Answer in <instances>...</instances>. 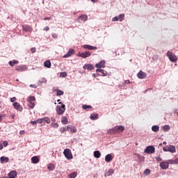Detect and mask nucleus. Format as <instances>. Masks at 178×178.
<instances>
[{"mask_svg": "<svg viewBox=\"0 0 178 178\" xmlns=\"http://www.w3.org/2000/svg\"><path fill=\"white\" fill-rule=\"evenodd\" d=\"M124 131V127L117 125L108 131V134H120Z\"/></svg>", "mask_w": 178, "mask_h": 178, "instance_id": "obj_1", "label": "nucleus"}, {"mask_svg": "<svg viewBox=\"0 0 178 178\" xmlns=\"http://www.w3.org/2000/svg\"><path fill=\"white\" fill-rule=\"evenodd\" d=\"M27 102H29V107L31 109H33L34 106H35V97L29 96Z\"/></svg>", "mask_w": 178, "mask_h": 178, "instance_id": "obj_2", "label": "nucleus"}, {"mask_svg": "<svg viewBox=\"0 0 178 178\" xmlns=\"http://www.w3.org/2000/svg\"><path fill=\"white\" fill-rule=\"evenodd\" d=\"M58 104H61V107H60V106H57L56 113L58 115H63V113H65V111H66V108H65L66 106H65V104H62V102H60Z\"/></svg>", "mask_w": 178, "mask_h": 178, "instance_id": "obj_3", "label": "nucleus"}, {"mask_svg": "<svg viewBox=\"0 0 178 178\" xmlns=\"http://www.w3.org/2000/svg\"><path fill=\"white\" fill-rule=\"evenodd\" d=\"M164 152H171L172 154H175L176 152V147L173 145H167L163 148Z\"/></svg>", "mask_w": 178, "mask_h": 178, "instance_id": "obj_4", "label": "nucleus"}, {"mask_svg": "<svg viewBox=\"0 0 178 178\" xmlns=\"http://www.w3.org/2000/svg\"><path fill=\"white\" fill-rule=\"evenodd\" d=\"M63 154L68 161L73 159V154H72V150H70V149H65L63 152Z\"/></svg>", "mask_w": 178, "mask_h": 178, "instance_id": "obj_5", "label": "nucleus"}, {"mask_svg": "<svg viewBox=\"0 0 178 178\" xmlns=\"http://www.w3.org/2000/svg\"><path fill=\"white\" fill-rule=\"evenodd\" d=\"M167 56L169 58V60H170V62H177V56H176V54H175L170 51H168Z\"/></svg>", "mask_w": 178, "mask_h": 178, "instance_id": "obj_6", "label": "nucleus"}, {"mask_svg": "<svg viewBox=\"0 0 178 178\" xmlns=\"http://www.w3.org/2000/svg\"><path fill=\"white\" fill-rule=\"evenodd\" d=\"M146 154H154L155 152V147L154 146H147L145 149Z\"/></svg>", "mask_w": 178, "mask_h": 178, "instance_id": "obj_7", "label": "nucleus"}, {"mask_svg": "<svg viewBox=\"0 0 178 178\" xmlns=\"http://www.w3.org/2000/svg\"><path fill=\"white\" fill-rule=\"evenodd\" d=\"M79 56H80V58H88V56H91V52L90 51L82 52L79 54Z\"/></svg>", "mask_w": 178, "mask_h": 178, "instance_id": "obj_8", "label": "nucleus"}, {"mask_svg": "<svg viewBox=\"0 0 178 178\" xmlns=\"http://www.w3.org/2000/svg\"><path fill=\"white\" fill-rule=\"evenodd\" d=\"M13 106L17 110V111H19L20 112H22V111H23V107H22V106L20 105V104L17 103V102H14L13 104Z\"/></svg>", "mask_w": 178, "mask_h": 178, "instance_id": "obj_9", "label": "nucleus"}, {"mask_svg": "<svg viewBox=\"0 0 178 178\" xmlns=\"http://www.w3.org/2000/svg\"><path fill=\"white\" fill-rule=\"evenodd\" d=\"M137 77H138V79H145V77H147V73L140 70L137 74Z\"/></svg>", "mask_w": 178, "mask_h": 178, "instance_id": "obj_10", "label": "nucleus"}, {"mask_svg": "<svg viewBox=\"0 0 178 178\" xmlns=\"http://www.w3.org/2000/svg\"><path fill=\"white\" fill-rule=\"evenodd\" d=\"M82 48H84L85 49H89V51H95L96 49H97V47L91 46L89 44H84L83 46H82Z\"/></svg>", "mask_w": 178, "mask_h": 178, "instance_id": "obj_11", "label": "nucleus"}, {"mask_svg": "<svg viewBox=\"0 0 178 178\" xmlns=\"http://www.w3.org/2000/svg\"><path fill=\"white\" fill-rule=\"evenodd\" d=\"M22 30L24 31H26V33L31 32V31H33V28L29 25H24V26H22Z\"/></svg>", "mask_w": 178, "mask_h": 178, "instance_id": "obj_12", "label": "nucleus"}, {"mask_svg": "<svg viewBox=\"0 0 178 178\" xmlns=\"http://www.w3.org/2000/svg\"><path fill=\"white\" fill-rule=\"evenodd\" d=\"M160 168L163 170L168 169V168H169V163H168V161H162L160 163Z\"/></svg>", "mask_w": 178, "mask_h": 178, "instance_id": "obj_13", "label": "nucleus"}, {"mask_svg": "<svg viewBox=\"0 0 178 178\" xmlns=\"http://www.w3.org/2000/svg\"><path fill=\"white\" fill-rule=\"evenodd\" d=\"M74 49H71L67 51V53L65 55L63 56V58H69L72 56V55H74Z\"/></svg>", "mask_w": 178, "mask_h": 178, "instance_id": "obj_14", "label": "nucleus"}, {"mask_svg": "<svg viewBox=\"0 0 178 178\" xmlns=\"http://www.w3.org/2000/svg\"><path fill=\"white\" fill-rule=\"evenodd\" d=\"M67 131H71V133H76V131H77V129H76L75 127H73L72 125H68L67 126Z\"/></svg>", "mask_w": 178, "mask_h": 178, "instance_id": "obj_15", "label": "nucleus"}, {"mask_svg": "<svg viewBox=\"0 0 178 178\" xmlns=\"http://www.w3.org/2000/svg\"><path fill=\"white\" fill-rule=\"evenodd\" d=\"M83 69L87 70H94L95 67L92 65V64H85L83 65Z\"/></svg>", "mask_w": 178, "mask_h": 178, "instance_id": "obj_16", "label": "nucleus"}, {"mask_svg": "<svg viewBox=\"0 0 178 178\" xmlns=\"http://www.w3.org/2000/svg\"><path fill=\"white\" fill-rule=\"evenodd\" d=\"M95 67H98L99 69L105 67V60H102L99 63L95 64Z\"/></svg>", "mask_w": 178, "mask_h": 178, "instance_id": "obj_17", "label": "nucleus"}, {"mask_svg": "<svg viewBox=\"0 0 178 178\" xmlns=\"http://www.w3.org/2000/svg\"><path fill=\"white\" fill-rule=\"evenodd\" d=\"M115 173V170L113 169H109L107 172H105V177H108L109 176H112Z\"/></svg>", "mask_w": 178, "mask_h": 178, "instance_id": "obj_18", "label": "nucleus"}, {"mask_svg": "<svg viewBox=\"0 0 178 178\" xmlns=\"http://www.w3.org/2000/svg\"><path fill=\"white\" fill-rule=\"evenodd\" d=\"M113 159V156H112V154H108L105 156V161L107 163L112 162Z\"/></svg>", "mask_w": 178, "mask_h": 178, "instance_id": "obj_19", "label": "nucleus"}, {"mask_svg": "<svg viewBox=\"0 0 178 178\" xmlns=\"http://www.w3.org/2000/svg\"><path fill=\"white\" fill-rule=\"evenodd\" d=\"M17 176V172L16 171H11L8 175V178H16Z\"/></svg>", "mask_w": 178, "mask_h": 178, "instance_id": "obj_20", "label": "nucleus"}, {"mask_svg": "<svg viewBox=\"0 0 178 178\" xmlns=\"http://www.w3.org/2000/svg\"><path fill=\"white\" fill-rule=\"evenodd\" d=\"M31 162L32 163H35V164L38 163V162H40V159L37 156H33L31 158Z\"/></svg>", "mask_w": 178, "mask_h": 178, "instance_id": "obj_21", "label": "nucleus"}, {"mask_svg": "<svg viewBox=\"0 0 178 178\" xmlns=\"http://www.w3.org/2000/svg\"><path fill=\"white\" fill-rule=\"evenodd\" d=\"M1 163H8L9 162V158L5 157V156H1L0 158Z\"/></svg>", "mask_w": 178, "mask_h": 178, "instance_id": "obj_22", "label": "nucleus"}, {"mask_svg": "<svg viewBox=\"0 0 178 178\" xmlns=\"http://www.w3.org/2000/svg\"><path fill=\"white\" fill-rule=\"evenodd\" d=\"M61 123H63V124H67V123H69L67 118L63 116L61 118Z\"/></svg>", "mask_w": 178, "mask_h": 178, "instance_id": "obj_23", "label": "nucleus"}, {"mask_svg": "<svg viewBox=\"0 0 178 178\" xmlns=\"http://www.w3.org/2000/svg\"><path fill=\"white\" fill-rule=\"evenodd\" d=\"M90 118L91 119V120H97V119H98V114L97 113H92L90 115Z\"/></svg>", "mask_w": 178, "mask_h": 178, "instance_id": "obj_24", "label": "nucleus"}, {"mask_svg": "<svg viewBox=\"0 0 178 178\" xmlns=\"http://www.w3.org/2000/svg\"><path fill=\"white\" fill-rule=\"evenodd\" d=\"M17 63H19V61H17V60H10L8 62V64L10 65V66L13 67L15 66V65H17Z\"/></svg>", "mask_w": 178, "mask_h": 178, "instance_id": "obj_25", "label": "nucleus"}, {"mask_svg": "<svg viewBox=\"0 0 178 178\" xmlns=\"http://www.w3.org/2000/svg\"><path fill=\"white\" fill-rule=\"evenodd\" d=\"M15 70H17V72H23L24 70V67L18 65L15 67Z\"/></svg>", "mask_w": 178, "mask_h": 178, "instance_id": "obj_26", "label": "nucleus"}, {"mask_svg": "<svg viewBox=\"0 0 178 178\" xmlns=\"http://www.w3.org/2000/svg\"><path fill=\"white\" fill-rule=\"evenodd\" d=\"M44 67H47V68L51 67V61L49 60H46L44 63Z\"/></svg>", "mask_w": 178, "mask_h": 178, "instance_id": "obj_27", "label": "nucleus"}, {"mask_svg": "<svg viewBox=\"0 0 178 178\" xmlns=\"http://www.w3.org/2000/svg\"><path fill=\"white\" fill-rule=\"evenodd\" d=\"M88 17L86 15H81L79 17V20H82L83 22H86L87 21Z\"/></svg>", "mask_w": 178, "mask_h": 178, "instance_id": "obj_28", "label": "nucleus"}, {"mask_svg": "<svg viewBox=\"0 0 178 178\" xmlns=\"http://www.w3.org/2000/svg\"><path fill=\"white\" fill-rule=\"evenodd\" d=\"M94 156L95 158H101V152L99 151H95Z\"/></svg>", "mask_w": 178, "mask_h": 178, "instance_id": "obj_29", "label": "nucleus"}, {"mask_svg": "<svg viewBox=\"0 0 178 178\" xmlns=\"http://www.w3.org/2000/svg\"><path fill=\"white\" fill-rule=\"evenodd\" d=\"M68 177L69 178H76V177H77V172H74L68 175Z\"/></svg>", "mask_w": 178, "mask_h": 178, "instance_id": "obj_30", "label": "nucleus"}, {"mask_svg": "<svg viewBox=\"0 0 178 178\" xmlns=\"http://www.w3.org/2000/svg\"><path fill=\"white\" fill-rule=\"evenodd\" d=\"M152 131H154L155 133H156V131H159V127L156 126V125H154L152 127Z\"/></svg>", "mask_w": 178, "mask_h": 178, "instance_id": "obj_31", "label": "nucleus"}, {"mask_svg": "<svg viewBox=\"0 0 178 178\" xmlns=\"http://www.w3.org/2000/svg\"><path fill=\"white\" fill-rule=\"evenodd\" d=\"M82 108H83V109H85V110L92 109V106H88L87 104H83Z\"/></svg>", "mask_w": 178, "mask_h": 178, "instance_id": "obj_32", "label": "nucleus"}, {"mask_svg": "<svg viewBox=\"0 0 178 178\" xmlns=\"http://www.w3.org/2000/svg\"><path fill=\"white\" fill-rule=\"evenodd\" d=\"M99 72L100 73H102L103 76H106V73L105 72V70H101V69H97V70H96V72H97V73H99Z\"/></svg>", "mask_w": 178, "mask_h": 178, "instance_id": "obj_33", "label": "nucleus"}, {"mask_svg": "<svg viewBox=\"0 0 178 178\" xmlns=\"http://www.w3.org/2000/svg\"><path fill=\"white\" fill-rule=\"evenodd\" d=\"M43 122H45V123H47V124H49L51 123V120L48 117H45L42 118Z\"/></svg>", "mask_w": 178, "mask_h": 178, "instance_id": "obj_34", "label": "nucleus"}, {"mask_svg": "<svg viewBox=\"0 0 178 178\" xmlns=\"http://www.w3.org/2000/svg\"><path fill=\"white\" fill-rule=\"evenodd\" d=\"M63 94H65V92H63V90H58L56 92L57 97H59L60 95H63Z\"/></svg>", "mask_w": 178, "mask_h": 178, "instance_id": "obj_35", "label": "nucleus"}, {"mask_svg": "<svg viewBox=\"0 0 178 178\" xmlns=\"http://www.w3.org/2000/svg\"><path fill=\"white\" fill-rule=\"evenodd\" d=\"M163 130L164 131H169V130H170V127L169 125H165L163 127Z\"/></svg>", "mask_w": 178, "mask_h": 178, "instance_id": "obj_36", "label": "nucleus"}, {"mask_svg": "<svg viewBox=\"0 0 178 178\" xmlns=\"http://www.w3.org/2000/svg\"><path fill=\"white\" fill-rule=\"evenodd\" d=\"M143 173H144V175H145V176H148V175L151 174V170L147 168L146 170H145Z\"/></svg>", "mask_w": 178, "mask_h": 178, "instance_id": "obj_37", "label": "nucleus"}, {"mask_svg": "<svg viewBox=\"0 0 178 178\" xmlns=\"http://www.w3.org/2000/svg\"><path fill=\"white\" fill-rule=\"evenodd\" d=\"M123 19H124V14H120L118 16V20H120V22H123Z\"/></svg>", "mask_w": 178, "mask_h": 178, "instance_id": "obj_38", "label": "nucleus"}, {"mask_svg": "<svg viewBox=\"0 0 178 178\" xmlns=\"http://www.w3.org/2000/svg\"><path fill=\"white\" fill-rule=\"evenodd\" d=\"M67 131V127H63L60 129V131L61 133H65V131Z\"/></svg>", "mask_w": 178, "mask_h": 178, "instance_id": "obj_39", "label": "nucleus"}, {"mask_svg": "<svg viewBox=\"0 0 178 178\" xmlns=\"http://www.w3.org/2000/svg\"><path fill=\"white\" fill-rule=\"evenodd\" d=\"M47 168L49 170H54V164L50 163L48 166Z\"/></svg>", "mask_w": 178, "mask_h": 178, "instance_id": "obj_40", "label": "nucleus"}, {"mask_svg": "<svg viewBox=\"0 0 178 178\" xmlns=\"http://www.w3.org/2000/svg\"><path fill=\"white\" fill-rule=\"evenodd\" d=\"M51 127H54L55 129H57V127H59V124H58V123H51Z\"/></svg>", "mask_w": 178, "mask_h": 178, "instance_id": "obj_41", "label": "nucleus"}, {"mask_svg": "<svg viewBox=\"0 0 178 178\" xmlns=\"http://www.w3.org/2000/svg\"><path fill=\"white\" fill-rule=\"evenodd\" d=\"M168 165H175V160H172V159H170V160H168Z\"/></svg>", "mask_w": 178, "mask_h": 178, "instance_id": "obj_42", "label": "nucleus"}, {"mask_svg": "<svg viewBox=\"0 0 178 178\" xmlns=\"http://www.w3.org/2000/svg\"><path fill=\"white\" fill-rule=\"evenodd\" d=\"M37 123H42L44 122V120H42V118H39L36 120Z\"/></svg>", "mask_w": 178, "mask_h": 178, "instance_id": "obj_43", "label": "nucleus"}, {"mask_svg": "<svg viewBox=\"0 0 178 178\" xmlns=\"http://www.w3.org/2000/svg\"><path fill=\"white\" fill-rule=\"evenodd\" d=\"M60 76L62 77H66V76H67V74L66 72H63V73L60 74Z\"/></svg>", "mask_w": 178, "mask_h": 178, "instance_id": "obj_44", "label": "nucleus"}, {"mask_svg": "<svg viewBox=\"0 0 178 178\" xmlns=\"http://www.w3.org/2000/svg\"><path fill=\"white\" fill-rule=\"evenodd\" d=\"M118 20H119V17H115L112 19L113 22H118Z\"/></svg>", "mask_w": 178, "mask_h": 178, "instance_id": "obj_45", "label": "nucleus"}, {"mask_svg": "<svg viewBox=\"0 0 178 178\" xmlns=\"http://www.w3.org/2000/svg\"><path fill=\"white\" fill-rule=\"evenodd\" d=\"M17 98L16 97H12L10 98V102H15L16 101Z\"/></svg>", "mask_w": 178, "mask_h": 178, "instance_id": "obj_46", "label": "nucleus"}, {"mask_svg": "<svg viewBox=\"0 0 178 178\" xmlns=\"http://www.w3.org/2000/svg\"><path fill=\"white\" fill-rule=\"evenodd\" d=\"M3 146H4V147H8V141H6V140H5V141L3 143Z\"/></svg>", "mask_w": 178, "mask_h": 178, "instance_id": "obj_47", "label": "nucleus"}, {"mask_svg": "<svg viewBox=\"0 0 178 178\" xmlns=\"http://www.w3.org/2000/svg\"><path fill=\"white\" fill-rule=\"evenodd\" d=\"M177 164H178V158L174 160V165H177Z\"/></svg>", "mask_w": 178, "mask_h": 178, "instance_id": "obj_48", "label": "nucleus"}, {"mask_svg": "<svg viewBox=\"0 0 178 178\" xmlns=\"http://www.w3.org/2000/svg\"><path fill=\"white\" fill-rule=\"evenodd\" d=\"M31 51L32 52V54H34L35 52V47H32L31 49Z\"/></svg>", "mask_w": 178, "mask_h": 178, "instance_id": "obj_49", "label": "nucleus"}, {"mask_svg": "<svg viewBox=\"0 0 178 178\" xmlns=\"http://www.w3.org/2000/svg\"><path fill=\"white\" fill-rule=\"evenodd\" d=\"M59 89L58 88V87H54V88H53V91H55L56 92H58V90Z\"/></svg>", "mask_w": 178, "mask_h": 178, "instance_id": "obj_50", "label": "nucleus"}, {"mask_svg": "<svg viewBox=\"0 0 178 178\" xmlns=\"http://www.w3.org/2000/svg\"><path fill=\"white\" fill-rule=\"evenodd\" d=\"M156 161L158 162H161L162 161V158H161V156L156 157Z\"/></svg>", "mask_w": 178, "mask_h": 178, "instance_id": "obj_51", "label": "nucleus"}, {"mask_svg": "<svg viewBox=\"0 0 178 178\" xmlns=\"http://www.w3.org/2000/svg\"><path fill=\"white\" fill-rule=\"evenodd\" d=\"M44 31H49V26H46L45 28H44Z\"/></svg>", "mask_w": 178, "mask_h": 178, "instance_id": "obj_52", "label": "nucleus"}, {"mask_svg": "<svg viewBox=\"0 0 178 178\" xmlns=\"http://www.w3.org/2000/svg\"><path fill=\"white\" fill-rule=\"evenodd\" d=\"M30 87H31V88H37V86H35V85H34V84H31V85H30Z\"/></svg>", "mask_w": 178, "mask_h": 178, "instance_id": "obj_53", "label": "nucleus"}, {"mask_svg": "<svg viewBox=\"0 0 178 178\" xmlns=\"http://www.w3.org/2000/svg\"><path fill=\"white\" fill-rule=\"evenodd\" d=\"M2 118H5V115H2V114L0 115V123L1 122H2Z\"/></svg>", "mask_w": 178, "mask_h": 178, "instance_id": "obj_54", "label": "nucleus"}, {"mask_svg": "<svg viewBox=\"0 0 178 178\" xmlns=\"http://www.w3.org/2000/svg\"><path fill=\"white\" fill-rule=\"evenodd\" d=\"M52 37L53 38H58V35H56V33H52Z\"/></svg>", "mask_w": 178, "mask_h": 178, "instance_id": "obj_55", "label": "nucleus"}, {"mask_svg": "<svg viewBox=\"0 0 178 178\" xmlns=\"http://www.w3.org/2000/svg\"><path fill=\"white\" fill-rule=\"evenodd\" d=\"M37 120L36 121H31V124H37Z\"/></svg>", "mask_w": 178, "mask_h": 178, "instance_id": "obj_56", "label": "nucleus"}, {"mask_svg": "<svg viewBox=\"0 0 178 178\" xmlns=\"http://www.w3.org/2000/svg\"><path fill=\"white\" fill-rule=\"evenodd\" d=\"M51 17H44V19H43V20H51Z\"/></svg>", "mask_w": 178, "mask_h": 178, "instance_id": "obj_57", "label": "nucleus"}, {"mask_svg": "<svg viewBox=\"0 0 178 178\" xmlns=\"http://www.w3.org/2000/svg\"><path fill=\"white\" fill-rule=\"evenodd\" d=\"M24 133H25L24 131H19V134H20L21 136H23V134H24Z\"/></svg>", "mask_w": 178, "mask_h": 178, "instance_id": "obj_58", "label": "nucleus"}, {"mask_svg": "<svg viewBox=\"0 0 178 178\" xmlns=\"http://www.w3.org/2000/svg\"><path fill=\"white\" fill-rule=\"evenodd\" d=\"M51 122H53L54 123V122H56V120L55 119V118H51Z\"/></svg>", "mask_w": 178, "mask_h": 178, "instance_id": "obj_59", "label": "nucleus"}, {"mask_svg": "<svg viewBox=\"0 0 178 178\" xmlns=\"http://www.w3.org/2000/svg\"><path fill=\"white\" fill-rule=\"evenodd\" d=\"M130 81H129V80H126L125 81V84H130Z\"/></svg>", "mask_w": 178, "mask_h": 178, "instance_id": "obj_60", "label": "nucleus"}, {"mask_svg": "<svg viewBox=\"0 0 178 178\" xmlns=\"http://www.w3.org/2000/svg\"><path fill=\"white\" fill-rule=\"evenodd\" d=\"M91 2H93V3H95V2H98V0H91Z\"/></svg>", "mask_w": 178, "mask_h": 178, "instance_id": "obj_61", "label": "nucleus"}, {"mask_svg": "<svg viewBox=\"0 0 178 178\" xmlns=\"http://www.w3.org/2000/svg\"><path fill=\"white\" fill-rule=\"evenodd\" d=\"M3 148V146L2 145V144L0 143V149H2Z\"/></svg>", "mask_w": 178, "mask_h": 178, "instance_id": "obj_62", "label": "nucleus"}, {"mask_svg": "<svg viewBox=\"0 0 178 178\" xmlns=\"http://www.w3.org/2000/svg\"><path fill=\"white\" fill-rule=\"evenodd\" d=\"M92 77H97V75L95 74H93Z\"/></svg>", "mask_w": 178, "mask_h": 178, "instance_id": "obj_63", "label": "nucleus"}, {"mask_svg": "<svg viewBox=\"0 0 178 178\" xmlns=\"http://www.w3.org/2000/svg\"><path fill=\"white\" fill-rule=\"evenodd\" d=\"M11 118L12 119H15V115H12Z\"/></svg>", "mask_w": 178, "mask_h": 178, "instance_id": "obj_64", "label": "nucleus"}]
</instances>
